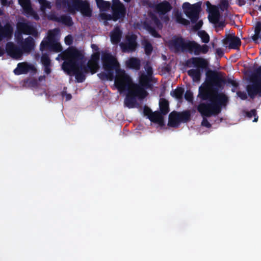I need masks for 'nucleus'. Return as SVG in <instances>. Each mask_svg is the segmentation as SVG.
Here are the masks:
<instances>
[{
  "instance_id": "1",
  "label": "nucleus",
  "mask_w": 261,
  "mask_h": 261,
  "mask_svg": "<svg viewBox=\"0 0 261 261\" xmlns=\"http://www.w3.org/2000/svg\"><path fill=\"white\" fill-rule=\"evenodd\" d=\"M225 82L224 79L219 73L212 70H207L206 72V83L203 86H201L199 87L198 97L202 100L212 99L214 95L211 91V87H214V90L217 92L219 89L223 88V85Z\"/></svg>"
},
{
  "instance_id": "2",
  "label": "nucleus",
  "mask_w": 261,
  "mask_h": 261,
  "mask_svg": "<svg viewBox=\"0 0 261 261\" xmlns=\"http://www.w3.org/2000/svg\"><path fill=\"white\" fill-rule=\"evenodd\" d=\"M209 101L210 102H201L198 106L197 110L203 117H210L220 114L222 108L227 105L228 98L224 93H216Z\"/></svg>"
},
{
  "instance_id": "3",
  "label": "nucleus",
  "mask_w": 261,
  "mask_h": 261,
  "mask_svg": "<svg viewBox=\"0 0 261 261\" xmlns=\"http://www.w3.org/2000/svg\"><path fill=\"white\" fill-rule=\"evenodd\" d=\"M56 3L58 7L67 9L70 13L79 11L83 16L88 17L92 14V9L87 0H74L72 4L67 0H56Z\"/></svg>"
},
{
  "instance_id": "4",
  "label": "nucleus",
  "mask_w": 261,
  "mask_h": 261,
  "mask_svg": "<svg viewBox=\"0 0 261 261\" xmlns=\"http://www.w3.org/2000/svg\"><path fill=\"white\" fill-rule=\"evenodd\" d=\"M186 65L191 67L193 66L196 69H191L187 71L188 74L192 77L194 82L200 81L201 73L203 69H208V63L205 59L200 57H192L186 61Z\"/></svg>"
},
{
  "instance_id": "5",
  "label": "nucleus",
  "mask_w": 261,
  "mask_h": 261,
  "mask_svg": "<svg viewBox=\"0 0 261 261\" xmlns=\"http://www.w3.org/2000/svg\"><path fill=\"white\" fill-rule=\"evenodd\" d=\"M82 53V51L74 47H69L67 49L59 54L56 59L58 61L60 59L64 60L62 65V68L65 71L69 69L76 59L80 58Z\"/></svg>"
},
{
  "instance_id": "6",
  "label": "nucleus",
  "mask_w": 261,
  "mask_h": 261,
  "mask_svg": "<svg viewBox=\"0 0 261 261\" xmlns=\"http://www.w3.org/2000/svg\"><path fill=\"white\" fill-rule=\"evenodd\" d=\"M114 78L115 86L120 92L126 91L133 88V80L124 69L118 70Z\"/></svg>"
},
{
  "instance_id": "7",
  "label": "nucleus",
  "mask_w": 261,
  "mask_h": 261,
  "mask_svg": "<svg viewBox=\"0 0 261 261\" xmlns=\"http://www.w3.org/2000/svg\"><path fill=\"white\" fill-rule=\"evenodd\" d=\"M191 119L190 111L182 112L173 111L169 115L168 125L171 127L177 128L181 123H187Z\"/></svg>"
},
{
  "instance_id": "8",
  "label": "nucleus",
  "mask_w": 261,
  "mask_h": 261,
  "mask_svg": "<svg viewBox=\"0 0 261 261\" xmlns=\"http://www.w3.org/2000/svg\"><path fill=\"white\" fill-rule=\"evenodd\" d=\"M102 67L105 71H115L120 70L121 66L116 58L111 53L104 52L101 55Z\"/></svg>"
},
{
  "instance_id": "9",
  "label": "nucleus",
  "mask_w": 261,
  "mask_h": 261,
  "mask_svg": "<svg viewBox=\"0 0 261 261\" xmlns=\"http://www.w3.org/2000/svg\"><path fill=\"white\" fill-rule=\"evenodd\" d=\"M191 41L185 40L181 37H174L168 42V46L170 49L175 53H190Z\"/></svg>"
},
{
  "instance_id": "10",
  "label": "nucleus",
  "mask_w": 261,
  "mask_h": 261,
  "mask_svg": "<svg viewBox=\"0 0 261 261\" xmlns=\"http://www.w3.org/2000/svg\"><path fill=\"white\" fill-rule=\"evenodd\" d=\"M182 9L185 14L190 19L192 23H196L201 11V3H197L191 5L189 3L186 2L182 5Z\"/></svg>"
},
{
  "instance_id": "11",
  "label": "nucleus",
  "mask_w": 261,
  "mask_h": 261,
  "mask_svg": "<svg viewBox=\"0 0 261 261\" xmlns=\"http://www.w3.org/2000/svg\"><path fill=\"white\" fill-rule=\"evenodd\" d=\"M151 77L145 73L141 74L139 79L138 84L134 83L133 88L135 89L138 93L144 95L146 97L148 95L146 89L152 87Z\"/></svg>"
},
{
  "instance_id": "12",
  "label": "nucleus",
  "mask_w": 261,
  "mask_h": 261,
  "mask_svg": "<svg viewBox=\"0 0 261 261\" xmlns=\"http://www.w3.org/2000/svg\"><path fill=\"white\" fill-rule=\"evenodd\" d=\"M83 58V52L81 54L80 58L76 59L74 62V63L71 65L68 70H65V72L68 75L72 73L75 75V79L78 83H82L86 79V76L81 70H79V67H81V62L80 60Z\"/></svg>"
},
{
  "instance_id": "13",
  "label": "nucleus",
  "mask_w": 261,
  "mask_h": 261,
  "mask_svg": "<svg viewBox=\"0 0 261 261\" xmlns=\"http://www.w3.org/2000/svg\"><path fill=\"white\" fill-rule=\"evenodd\" d=\"M112 13L113 14V20L123 19L126 15V8L120 0H112L111 6Z\"/></svg>"
},
{
  "instance_id": "14",
  "label": "nucleus",
  "mask_w": 261,
  "mask_h": 261,
  "mask_svg": "<svg viewBox=\"0 0 261 261\" xmlns=\"http://www.w3.org/2000/svg\"><path fill=\"white\" fill-rule=\"evenodd\" d=\"M127 93L124 98V105L128 108H135L137 104V98L139 99L142 100L146 97L144 95H141L138 93L136 90L132 88L127 90Z\"/></svg>"
},
{
  "instance_id": "15",
  "label": "nucleus",
  "mask_w": 261,
  "mask_h": 261,
  "mask_svg": "<svg viewBox=\"0 0 261 261\" xmlns=\"http://www.w3.org/2000/svg\"><path fill=\"white\" fill-rule=\"evenodd\" d=\"M123 53H132L136 50L137 46V36L135 35H127L124 42L120 43Z\"/></svg>"
},
{
  "instance_id": "16",
  "label": "nucleus",
  "mask_w": 261,
  "mask_h": 261,
  "mask_svg": "<svg viewBox=\"0 0 261 261\" xmlns=\"http://www.w3.org/2000/svg\"><path fill=\"white\" fill-rule=\"evenodd\" d=\"M40 49L42 51L47 49L50 51L59 53L62 51V47L57 40H49L46 38V39L41 41L40 45Z\"/></svg>"
},
{
  "instance_id": "17",
  "label": "nucleus",
  "mask_w": 261,
  "mask_h": 261,
  "mask_svg": "<svg viewBox=\"0 0 261 261\" xmlns=\"http://www.w3.org/2000/svg\"><path fill=\"white\" fill-rule=\"evenodd\" d=\"M6 51L8 55L15 59H20L23 55L21 48L12 42H8L6 44Z\"/></svg>"
},
{
  "instance_id": "18",
  "label": "nucleus",
  "mask_w": 261,
  "mask_h": 261,
  "mask_svg": "<svg viewBox=\"0 0 261 261\" xmlns=\"http://www.w3.org/2000/svg\"><path fill=\"white\" fill-rule=\"evenodd\" d=\"M17 28L23 34L31 35L35 37L38 36L37 30L29 22H19L17 24Z\"/></svg>"
},
{
  "instance_id": "19",
  "label": "nucleus",
  "mask_w": 261,
  "mask_h": 261,
  "mask_svg": "<svg viewBox=\"0 0 261 261\" xmlns=\"http://www.w3.org/2000/svg\"><path fill=\"white\" fill-rule=\"evenodd\" d=\"M18 3L22 8L26 16H32L36 20H39V15L32 8L30 0H18Z\"/></svg>"
},
{
  "instance_id": "20",
  "label": "nucleus",
  "mask_w": 261,
  "mask_h": 261,
  "mask_svg": "<svg viewBox=\"0 0 261 261\" xmlns=\"http://www.w3.org/2000/svg\"><path fill=\"white\" fill-rule=\"evenodd\" d=\"M172 9L171 4L165 0L158 4H156L154 11L158 13L159 16L164 15L170 12Z\"/></svg>"
},
{
  "instance_id": "21",
  "label": "nucleus",
  "mask_w": 261,
  "mask_h": 261,
  "mask_svg": "<svg viewBox=\"0 0 261 261\" xmlns=\"http://www.w3.org/2000/svg\"><path fill=\"white\" fill-rule=\"evenodd\" d=\"M209 49V47L206 44L200 45L194 41H191V47L190 49V54H194L195 55H199L200 54H206Z\"/></svg>"
},
{
  "instance_id": "22",
  "label": "nucleus",
  "mask_w": 261,
  "mask_h": 261,
  "mask_svg": "<svg viewBox=\"0 0 261 261\" xmlns=\"http://www.w3.org/2000/svg\"><path fill=\"white\" fill-rule=\"evenodd\" d=\"M34 69L33 66L27 62L19 63L17 67L13 70L15 75H21L28 73L30 70Z\"/></svg>"
},
{
  "instance_id": "23",
  "label": "nucleus",
  "mask_w": 261,
  "mask_h": 261,
  "mask_svg": "<svg viewBox=\"0 0 261 261\" xmlns=\"http://www.w3.org/2000/svg\"><path fill=\"white\" fill-rule=\"evenodd\" d=\"M224 44L229 43V47L232 49H238L241 45L240 39L237 36L228 35L227 37L223 40Z\"/></svg>"
},
{
  "instance_id": "24",
  "label": "nucleus",
  "mask_w": 261,
  "mask_h": 261,
  "mask_svg": "<svg viewBox=\"0 0 261 261\" xmlns=\"http://www.w3.org/2000/svg\"><path fill=\"white\" fill-rule=\"evenodd\" d=\"M122 35V31L118 26L115 27L110 33V38L112 43L117 44L120 42Z\"/></svg>"
},
{
  "instance_id": "25",
  "label": "nucleus",
  "mask_w": 261,
  "mask_h": 261,
  "mask_svg": "<svg viewBox=\"0 0 261 261\" xmlns=\"http://www.w3.org/2000/svg\"><path fill=\"white\" fill-rule=\"evenodd\" d=\"M41 62L44 67V72L46 74H49L51 72V60L47 53L42 54L41 57Z\"/></svg>"
},
{
  "instance_id": "26",
  "label": "nucleus",
  "mask_w": 261,
  "mask_h": 261,
  "mask_svg": "<svg viewBox=\"0 0 261 261\" xmlns=\"http://www.w3.org/2000/svg\"><path fill=\"white\" fill-rule=\"evenodd\" d=\"M125 65L129 69L139 70L141 68V61L137 58L131 57L125 62Z\"/></svg>"
},
{
  "instance_id": "27",
  "label": "nucleus",
  "mask_w": 261,
  "mask_h": 261,
  "mask_svg": "<svg viewBox=\"0 0 261 261\" xmlns=\"http://www.w3.org/2000/svg\"><path fill=\"white\" fill-rule=\"evenodd\" d=\"M34 47V41L31 37L25 38L24 42L21 44V49L23 53L30 52Z\"/></svg>"
},
{
  "instance_id": "28",
  "label": "nucleus",
  "mask_w": 261,
  "mask_h": 261,
  "mask_svg": "<svg viewBox=\"0 0 261 261\" xmlns=\"http://www.w3.org/2000/svg\"><path fill=\"white\" fill-rule=\"evenodd\" d=\"M251 85H248L246 86V91L248 96L250 98L253 99L257 95L259 96L260 91L255 82Z\"/></svg>"
},
{
  "instance_id": "29",
  "label": "nucleus",
  "mask_w": 261,
  "mask_h": 261,
  "mask_svg": "<svg viewBox=\"0 0 261 261\" xmlns=\"http://www.w3.org/2000/svg\"><path fill=\"white\" fill-rule=\"evenodd\" d=\"M53 19L68 27H71L73 24L72 18L67 15H62L59 17L55 16Z\"/></svg>"
},
{
  "instance_id": "30",
  "label": "nucleus",
  "mask_w": 261,
  "mask_h": 261,
  "mask_svg": "<svg viewBox=\"0 0 261 261\" xmlns=\"http://www.w3.org/2000/svg\"><path fill=\"white\" fill-rule=\"evenodd\" d=\"M220 18V14L219 10L216 7H213L210 11V15L208 16L209 21L214 24H216L219 22Z\"/></svg>"
},
{
  "instance_id": "31",
  "label": "nucleus",
  "mask_w": 261,
  "mask_h": 261,
  "mask_svg": "<svg viewBox=\"0 0 261 261\" xmlns=\"http://www.w3.org/2000/svg\"><path fill=\"white\" fill-rule=\"evenodd\" d=\"M162 114L159 111H155L153 112L151 116L149 117V119L152 122L159 124L160 125L162 126L164 124V118Z\"/></svg>"
},
{
  "instance_id": "32",
  "label": "nucleus",
  "mask_w": 261,
  "mask_h": 261,
  "mask_svg": "<svg viewBox=\"0 0 261 261\" xmlns=\"http://www.w3.org/2000/svg\"><path fill=\"white\" fill-rule=\"evenodd\" d=\"M253 82H255L260 93L261 92V66L256 69L252 76Z\"/></svg>"
},
{
  "instance_id": "33",
  "label": "nucleus",
  "mask_w": 261,
  "mask_h": 261,
  "mask_svg": "<svg viewBox=\"0 0 261 261\" xmlns=\"http://www.w3.org/2000/svg\"><path fill=\"white\" fill-rule=\"evenodd\" d=\"M160 112L165 115L169 112V106L168 101L164 98L160 99L159 101Z\"/></svg>"
},
{
  "instance_id": "34",
  "label": "nucleus",
  "mask_w": 261,
  "mask_h": 261,
  "mask_svg": "<svg viewBox=\"0 0 261 261\" xmlns=\"http://www.w3.org/2000/svg\"><path fill=\"white\" fill-rule=\"evenodd\" d=\"M143 28L147 30L152 36L155 38H161V36L155 30V28L152 27L150 23L147 21H145L143 23Z\"/></svg>"
},
{
  "instance_id": "35",
  "label": "nucleus",
  "mask_w": 261,
  "mask_h": 261,
  "mask_svg": "<svg viewBox=\"0 0 261 261\" xmlns=\"http://www.w3.org/2000/svg\"><path fill=\"white\" fill-rule=\"evenodd\" d=\"M185 90L183 88L177 87L175 90L170 92L172 96L175 97L177 99L180 100L182 98Z\"/></svg>"
},
{
  "instance_id": "36",
  "label": "nucleus",
  "mask_w": 261,
  "mask_h": 261,
  "mask_svg": "<svg viewBox=\"0 0 261 261\" xmlns=\"http://www.w3.org/2000/svg\"><path fill=\"white\" fill-rule=\"evenodd\" d=\"M106 71V72H101L100 73H98V77L102 80H113L115 77L114 72L110 71Z\"/></svg>"
},
{
  "instance_id": "37",
  "label": "nucleus",
  "mask_w": 261,
  "mask_h": 261,
  "mask_svg": "<svg viewBox=\"0 0 261 261\" xmlns=\"http://www.w3.org/2000/svg\"><path fill=\"white\" fill-rule=\"evenodd\" d=\"M148 15L157 29L161 30L163 28V25L156 15L152 12L149 13Z\"/></svg>"
},
{
  "instance_id": "38",
  "label": "nucleus",
  "mask_w": 261,
  "mask_h": 261,
  "mask_svg": "<svg viewBox=\"0 0 261 261\" xmlns=\"http://www.w3.org/2000/svg\"><path fill=\"white\" fill-rule=\"evenodd\" d=\"M97 7L101 10L107 11L111 7L110 2L103 0H96Z\"/></svg>"
},
{
  "instance_id": "39",
  "label": "nucleus",
  "mask_w": 261,
  "mask_h": 261,
  "mask_svg": "<svg viewBox=\"0 0 261 261\" xmlns=\"http://www.w3.org/2000/svg\"><path fill=\"white\" fill-rule=\"evenodd\" d=\"M59 32L60 30L58 28L49 30L47 33V36L46 38L49 40H56V37Z\"/></svg>"
},
{
  "instance_id": "40",
  "label": "nucleus",
  "mask_w": 261,
  "mask_h": 261,
  "mask_svg": "<svg viewBox=\"0 0 261 261\" xmlns=\"http://www.w3.org/2000/svg\"><path fill=\"white\" fill-rule=\"evenodd\" d=\"M40 4V10L41 11H45L46 9H51L50 3L47 0H37Z\"/></svg>"
},
{
  "instance_id": "41",
  "label": "nucleus",
  "mask_w": 261,
  "mask_h": 261,
  "mask_svg": "<svg viewBox=\"0 0 261 261\" xmlns=\"http://www.w3.org/2000/svg\"><path fill=\"white\" fill-rule=\"evenodd\" d=\"M87 65L89 67L90 72H91V74L95 73L99 69V65L98 63L89 61L87 63Z\"/></svg>"
},
{
  "instance_id": "42",
  "label": "nucleus",
  "mask_w": 261,
  "mask_h": 261,
  "mask_svg": "<svg viewBox=\"0 0 261 261\" xmlns=\"http://www.w3.org/2000/svg\"><path fill=\"white\" fill-rule=\"evenodd\" d=\"M176 21L177 22L180 24H182L184 25H188L190 24V21L183 18L182 15L179 14H177L175 16Z\"/></svg>"
},
{
  "instance_id": "43",
  "label": "nucleus",
  "mask_w": 261,
  "mask_h": 261,
  "mask_svg": "<svg viewBox=\"0 0 261 261\" xmlns=\"http://www.w3.org/2000/svg\"><path fill=\"white\" fill-rule=\"evenodd\" d=\"M198 35L200 37L202 42L207 43L210 41V36L205 31H201L198 32Z\"/></svg>"
},
{
  "instance_id": "44",
  "label": "nucleus",
  "mask_w": 261,
  "mask_h": 261,
  "mask_svg": "<svg viewBox=\"0 0 261 261\" xmlns=\"http://www.w3.org/2000/svg\"><path fill=\"white\" fill-rule=\"evenodd\" d=\"M246 116L249 118H251L254 117V118L253 122H257L258 120V116L257 115L256 111L255 109H252L250 111L247 112L246 113Z\"/></svg>"
},
{
  "instance_id": "45",
  "label": "nucleus",
  "mask_w": 261,
  "mask_h": 261,
  "mask_svg": "<svg viewBox=\"0 0 261 261\" xmlns=\"http://www.w3.org/2000/svg\"><path fill=\"white\" fill-rule=\"evenodd\" d=\"M153 50V47L152 44L147 41L145 42L144 44V50L145 53L147 55H150Z\"/></svg>"
},
{
  "instance_id": "46",
  "label": "nucleus",
  "mask_w": 261,
  "mask_h": 261,
  "mask_svg": "<svg viewBox=\"0 0 261 261\" xmlns=\"http://www.w3.org/2000/svg\"><path fill=\"white\" fill-rule=\"evenodd\" d=\"M80 61L81 62V65L80 67H79V70H81L82 72H83L84 74L87 73L89 72H90V70L89 69V67H88V65H85L84 64V55L83 53V58L81 59V60H80Z\"/></svg>"
},
{
  "instance_id": "47",
  "label": "nucleus",
  "mask_w": 261,
  "mask_h": 261,
  "mask_svg": "<svg viewBox=\"0 0 261 261\" xmlns=\"http://www.w3.org/2000/svg\"><path fill=\"white\" fill-rule=\"evenodd\" d=\"M142 3L143 6H146L149 8L153 9L154 10L156 5L155 3H152L150 0H143Z\"/></svg>"
},
{
  "instance_id": "48",
  "label": "nucleus",
  "mask_w": 261,
  "mask_h": 261,
  "mask_svg": "<svg viewBox=\"0 0 261 261\" xmlns=\"http://www.w3.org/2000/svg\"><path fill=\"white\" fill-rule=\"evenodd\" d=\"M99 59L100 53L99 52H96L92 54L91 60L89 61L98 64Z\"/></svg>"
},
{
  "instance_id": "49",
  "label": "nucleus",
  "mask_w": 261,
  "mask_h": 261,
  "mask_svg": "<svg viewBox=\"0 0 261 261\" xmlns=\"http://www.w3.org/2000/svg\"><path fill=\"white\" fill-rule=\"evenodd\" d=\"M185 98L189 102H192L193 100V93L190 90H187L185 94Z\"/></svg>"
},
{
  "instance_id": "50",
  "label": "nucleus",
  "mask_w": 261,
  "mask_h": 261,
  "mask_svg": "<svg viewBox=\"0 0 261 261\" xmlns=\"http://www.w3.org/2000/svg\"><path fill=\"white\" fill-rule=\"evenodd\" d=\"M224 80L225 82L224 84L227 83L228 84H231L233 87L232 88H238L239 86V84L238 82L232 80L230 78H228L226 80L224 79Z\"/></svg>"
},
{
  "instance_id": "51",
  "label": "nucleus",
  "mask_w": 261,
  "mask_h": 261,
  "mask_svg": "<svg viewBox=\"0 0 261 261\" xmlns=\"http://www.w3.org/2000/svg\"><path fill=\"white\" fill-rule=\"evenodd\" d=\"M152 111L150 108H149L148 106H145L143 108V114L145 116H147L148 118H149V117L151 116L152 114Z\"/></svg>"
},
{
  "instance_id": "52",
  "label": "nucleus",
  "mask_w": 261,
  "mask_h": 261,
  "mask_svg": "<svg viewBox=\"0 0 261 261\" xmlns=\"http://www.w3.org/2000/svg\"><path fill=\"white\" fill-rule=\"evenodd\" d=\"M144 68L147 74L146 75L151 77L153 71L152 67L149 65L148 62H147Z\"/></svg>"
},
{
  "instance_id": "53",
  "label": "nucleus",
  "mask_w": 261,
  "mask_h": 261,
  "mask_svg": "<svg viewBox=\"0 0 261 261\" xmlns=\"http://www.w3.org/2000/svg\"><path fill=\"white\" fill-rule=\"evenodd\" d=\"M237 94L242 100H246L247 99V95L244 91H238L237 92Z\"/></svg>"
},
{
  "instance_id": "54",
  "label": "nucleus",
  "mask_w": 261,
  "mask_h": 261,
  "mask_svg": "<svg viewBox=\"0 0 261 261\" xmlns=\"http://www.w3.org/2000/svg\"><path fill=\"white\" fill-rule=\"evenodd\" d=\"M65 43L66 45H70L73 43V38L71 35H68L65 38Z\"/></svg>"
},
{
  "instance_id": "55",
  "label": "nucleus",
  "mask_w": 261,
  "mask_h": 261,
  "mask_svg": "<svg viewBox=\"0 0 261 261\" xmlns=\"http://www.w3.org/2000/svg\"><path fill=\"white\" fill-rule=\"evenodd\" d=\"M228 6V3L227 0L222 1L220 3V8L222 10L227 9Z\"/></svg>"
},
{
  "instance_id": "56",
  "label": "nucleus",
  "mask_w": 261,
  "mask_h": 261,
  "mask_svg": "<svg viewBox=\"0 0 261 261\" xmlns=\"http://www.w3.org/2000/svg\"><path fill=\"white\" fill-rule=\"evenodd\" d=\"M260 32H261V22H257L256 23V25L255 27L254 32L256 34L260 35Z\"/></svg>"
},
{
  "instance_id": "57",
  "label": "nucleus",
  "mask_w": 261,
  "mask_h": 261,
  "mask_svg": "<svg viewBox=\"0 0 261 261\" xmlns=\"http://www.w3.org/2000/svg\"><path fill=\"white\" fill-rule=\"evenodd\" d=\"M201 124L202 125L204 126L207 128H210L212 126L211 123L208 122L206 118H204V117H203Z\"/></svg>"
},
{
  "instance_id": "58",
  "label": "nucleus",
  "mask_w": 261,
  "mask_h": 261,
  "mask_svg": "<svg viewBox=\"0 0 261 261\" xmlns=\"http://www.w3.org/2000/svg\"><path fill=\"white\" fill-rule=\"evenodd\" d=\"M216 53L220 58H221L224 54L223 49L221 48H217Z\"/></svg>"
},
{
  "instance_id": "59",
  "label": "nucleus",
  "mask_w": 261,
  "mask_h": 261,
  "mask_svg": "<svg viewBox=\"0 0 261 261\" xmlns=\"http://www.w3.org/2000/svg\"><path fill=\"white\" fill-rule=\"evenodd\" d=\"M160 16L161 17V19L166 23H167L170 20V18L168 15H164Z\"/></svg>"
},
{
  "instance_id": "60",
  "label": "nucleus",
  "mask_w": 261,
  "mask_h": 261,
  "mask_svg": "<svg viewBox=\"0 0 261 261\" xmlns=\"http://www.w3.org/2000/svg\"><path fill=\"white\" fill-rule=\"evenodd\" d=\"M62 94L63 96L65 95L66 100H69L72 98L71 95L70 94L66 93V92L65 91H63Z\"/></svg>"
},
{
  "instance_id": "61",
  "label": "nucleus",
  "mask_w": 261,
  "mask_h": 261,
  "mask_svg": "<svg viewBox=\"0 0 261 261\" xmlns=\"http://www.w3.org/2000/svg\"><path fill=\"white\" fill-rule=\"evenodd\" d=\"M216 27L218 28H221V29H223L225 26V23L224 21H219V22L216 23Z\"/></svg>"
},
{
  "instance_id": "62",
  "label": "nucleus",
  "mask_w": 261,
  "mask_h": 261,
  "mask_svg": "<svg viewBox=\"0 0 261 261\" xmlns=\"http://www.w3.org/2000/svg\"><path fill=\"white\" fill-rule=\"evenodd\" d=\"M259 38H261L260 35L256 33L252 37V39L254 42H256Z\"/></svg>"
},
{
  "instance_id": "63",
  "label": "nucleus",
  "mask_w": 261,
  "mask_h": 261,
  "mask_svg": "<svg viewBox=\"0 0 261 261\" xmlns=\"http://www.w3.org/2000/svg\"><path fill=\"white\" fill-rule=\"evenodd\" d=\"M202 24H203V22L202 20L199 21L197 23H196V24L195 25V28L197 30L200 29V28L202 25Z\"/></svg>"
},
{
  "instance_id": "64",
  "label": "nucleus",
  "mask_w": 261,
  "mask_h": 261,
  "mask_svg": "<svg viewBox=\"0 0 261 261\" xmlns=\"http://www.w3.org/2000/svg\"><path fill=\"white\" fill-rule=\"evenodd\" d=\"M2 5L3 6H9L10 2L8 0H0Z\"/></svg>"
}]
</instances>
